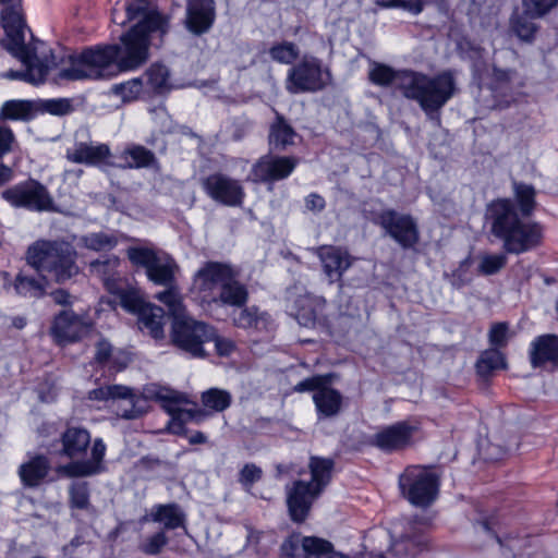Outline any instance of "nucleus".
I'll return each mask as SVG.
<instances>
[{
	"label": "nucleus",
	"mask_w": 558,
	"mask_h": 558,
	"mask_svg": "<svg viewBox=\"0 0 558 558\" xmlns=\"http://www.w3.org/2000/svg\"><path fill=\"white\" fill-rule=\"evenodd\" d=\"M325 305V298L304 293L293 301L292 315L301 326L314 328L322 323L320 313Z\"/></svg>",
	"instance_id": "22"
},
{
	"label": "nucleus",
	"mask_w": 558,
	"mask_h": 558,
	"mask_svg": "<svg viewBox=\"0 0 558 558\" xmlns=\"http://www.w3.org/2000/svg\"><path fill=\"white\" fill-rule=\"evenodd\" d=\"M132 265L143 267L147 278L157 286H173L179 265L168 253L148 246H132L126 250Z\"/></svg>",
	"instance_id": "6"
},
{
	"label": "nucleus",
	"mask_w": 558,
	"mask_h": 558,
	"mask_svg": "<svg viewBox=\"0 0 558 558\" xmlns=\"http://www.w3.org/2000/svg\"><path fill=\"white\" fill-rule=\"evenodd\" d=\"M1 22L7 34L13 39V47L23 41V19L14 7H7L1 11Z\"/></svg>",
	"instance_id": "42"
},
{
	"label": "nucleus",
	"mask_w": 558,
	"mask_h": 558,
	"mask_svg": "<svg viewBox=\"0 0 558 558\" xmlns=\"http://www.w3.org/2000/svg\"><path fill=\"white\" fill-rule=\"evenodd\" d=\"M36 110L35 104L29 100H8L0 110L1 120H23L33 118Z\"/></svg>",
	"instance_id": "39"
},
{
	"label": "nucleus",
	"mask_w": 558,
	"mask_h": 558,
	"mask_svg": "<svg viewBox=\"0 0 558 558\" xmlns=\"http://www.w3.org/2000/svg\"><path fill=\"white\" fill-rule=\"evenodd\" d=\"M143 90V81L133 78L121 84H116L111 88V93L119 96L124 102H130L138 98Z\"/></svg>",
	"instance_id": "52"
},
{
	"label": "nucleus",
	"mask_w": 558,
	"mask_h": 558,
	"mask_svg": "<svg viewBox=\"0 0 558 558\" xmlns=\"http://www.w3.org/2000/svg\"><path fill=\"white\" fill-rule=\"evenodd\" d=\"M111 157L110 147L107 144L93 145L90 143L80 142L72 149H68L66 158L74 163H84L88 166L110 165L108 159Z\"/></svg>",
	"instance_id": "27"
},
{
	"label": "nucleus",
	"mask_w": 558,
	"mask_h": 558,
	"mask_svg": "<svg viewBox=\"0 0 558 558\" xmlns=\"http://www.w3.org/2000/svg\"><path fill=\"white\" fill-rule=\"evenodd\" d=\"M304 545L306 558H350L340 551H336L329 541L320 537L307 538Z\"/></svg>",
	"instance_id": "43"
},
{
	"label": "nucleus",
	"mask_w": 558,
	"mask_h": 558,
	"mask_svg": "<svg viewBox=\"0 0 558 558\" xmlns=\"http://www.w3.org/2000/svg\"><path fill=\"white\" fill-rule=\"evenodd\" d=\"M38 109L51 114L64 116L72 111V105L70 99L66 98L48 99L40 101Z\"/></svg>",
	"instance_id": "58"
},
{
	"label": "nucleus",
	"mask_w": 558,
	"mask_h": 558,
	"mask_svg": "<svg viewBox=\"0 0 558 558\" xmlns=\"http://www.w3.org/2000/svg\"><path fill=\"white\" fill-rule=\"evenodd\" d=\"M62 449L61 454L71 460L86 454L92 442L90 433L81 426H68L60 437Z\"/></svg>",
	"instance_id": "28"
},
{
	"label": "nucleus",
	"mask_w": 558,
	"mask_h": 558,
	"mask_svg": "<svg viewBox=\"0 0 558 558\" xmlns=\"http://www.w3.org/2000/svg\"><path fill=\"white\" fill-rule=\"evenodd\" d=\"M368 80L383 87L395 83L402 96L416 101L426 117L438 126L440 110L458 93L456 76L451 70L430 76L412 70L396 71L386 64L374 63L368 72Z\"/></svg>",
	"instance_id": "3"
},
{
	"label": "nucleus",
	"mask_w": 558,
	"mask_h": 558,
	"mask_svg": "<svg viewBox=\"0 0 558 558\" xmlns=\"http://www.w3.org/2000/svg\"><path fill=\"white\" fill-rule=\"evenodd\" d=\"M168 542L166 532L160 530L143 538L138 544V550L145 555L156 556L162 551Z\"/></svg>",
	"instance_id": "51"
},
{
	"label": "nucleus",
	"mask_w": 558,
	"mask_h": 558,
	"mask_svg": "<svg viewBox=\"0 0 558 558\" xmlns=\"http://www.w3.org/2000/svg\"><path fill=\"white\" fill-rule=\"evenodd\" d=\"M138 2V4H135V3H130L126 5V14H128V19L130 21L136 19L137 16L142 15V21H144L146 19L147 15L149 14H158L162 17H165L167 20V23L169 24V20L167 16L160 14L159 12L155 11V10H148L147 5H148V2L149 0H136Z\"/></svg>",
	"instance_id": "60"
},
{
	"label": "nucleus",
	"mask_w": 558,
	"mask_h": 558,
	"mask_svg": "<svg viewBox=\"0 0 558 558\" xmlns=\"http://www.w3.org/2000/svg\"><path fill=\"white\" fill-rule=\"evenodd\" d=\"M90 329L89 322L73 311L66 310L54 316L49 332L57 344L65 345L81 340Z\"/></svg>",
	"instance_id": "14"
},
{
	"label": "nucleus",
	"mask_w": 558,
	"mask_h": 558,
	"mask_svg": "<svg viewBox=\"0 0 558 558\" xmlns=\"http://www.w3.org/2000/svg\"><path fill=\"white\" fill-rule=\"evenodd\" d=\"M475 366L477 374L482 378H487L495 371L506 368L507 363L505 355L499 350L492 348L480 355Z\"/></svg>",
	"instance_id": "40"
},
{
	"label": "nucleus",
	"mask_w": 558,
	"mask_h": 558,
	"mask_svg": "<svg viewBox=\"0 0 558 558\" xmlns=\"http://www.w3.org/2000/svg\"><path fill=\"white\" fill-rule=\"evenodd\" d=\"M84 247L92 251L111 250L118 244V239L113 234L105 232H95L81 238Z\"/></svg>",
	"instance_id": "49"
},
{
	"label": "nucleus",
	"mask_w": 558,
	"mask_h": 558,
	"mask_svg": "<svg viewBox=\"0 0 558 558\" xmlns=\"http://www.w3.org/2000/svg\"><path fill=\"white\" fill-rule=\"evenodd\" d=\"M307 538H317L316 536H302L300 533H293L288 536L280 546L281 558H306L305 541Z\"/></svg>",
	"instance_id": "45"
},
{
	"label": "nucleus",
	"mask_w": 558,
	"mask_h": 558,
	"mask_svg": "<svg viewBox=\"0 0 558 558\" xmlns=\"http://www.w3.org/2000/svg\"><path fill=\"white\" fill-rule=\"evenodd\" d=\"M214 338V328L189 315L172 320L171 340L175 347L194 357H204L203 344Z\"/></svg>",
	"instance_id": "9"
},
{
	"label": "nucleus",
	"mask_w": 558,
	"mask_h": 558,
	"mask_svg": "<svg viewBox=\"0 0 558 558\" xmlns=\"http://www.w3.org/2000/svg\"><path fill=\"white\" fill-rule=\"evenodd\" d=\"M417 427L407 421L397 422L379 429L373 435L371 445L384 452L404 450L413 445Z\"/></svg>",
	"instance_id": "15"
},
{
	"label": "nucleus",
	"mask_w": 558,
	"mask_h": 558,
	"mask_svg": "<svg viewBox=\"0 0 558 558\" xmlns=\"http://www.w3.org/2000/svg\"><path fill=\"white\" fill-rule=\"evenodd\" d=\"M542 16H534L522 8V12H514L510 17L511 32L522 41L532 43L538 31V25L534 22Z\"/></svg>",
	"instance_id": "36"
},
{
	"label": "nucleus",
	"mask_w": 558,
	"mask_h": 558,
	"mask_svg": "<svg viewBox=\"0 0 558 558\" xmlns=\"http://www.w3.org/2000/svg\"><path fill=\"white\" fill-rule=\"evenodd\" d=\"M386 234L393 239L403 250L414 247L420 241V230L415 219L409 214L395 209H385L374 219Z\"/></svg>",
	"instance_id": "11"
},
{
	"label": "nucleus",
	"mask_w": 558,
	"mask_h": 558,
	"mask_svg": "<svg viewBox=\"0 0 558 558\" xmlns=\"http://www.w3.org/2000/svg\"><path fill=\"white\" fill-rule=\"evenodd\" d=\"M300 54V50L294 43L283 41L277 45H274L269 49L270 58L279 63L283 64H292Z\"/></svg>",
	"instance_id": "50"
},
{
	"label": "nucleus",
	"mask_w": 558,
	"mask_h": 558,
	"mask_svg": "<svg viewBox=\"0 0 558 558\" xmlns=\"http://www.w3.org/2000/svg\"><path fill=\"white\" fill-rule=\"evenodd\" d=\"M216 20L214 0H193L186 3L185 27L196 36L210 31Z\"/></svg>",
	"instance_id": "21"
},
{
	"label": "nucleus",
	"mask_w": 558,
	"mask_h": 558,
	"mask_svg": "<svg viewBox=\"0 0 558 558\" xmlns=\"http://www.w3.org/2000/svg\"><path fill=\"white\" fill-rule=\"evenodd\" d=\"M167 33V20L158 14H149L120 37V45H96L70 56V65L59 72V78L102 80L135 70L148 60L153 35L162 37Z\"/></svg>",
	"instance_id": "1"
},
{
	"label": "nucleus",
	"mask_w": 558,
	"mask_h": 558,
	"mask_svg": "<svg viewBox=\"0 0 558 558\" xmlns=\"http://www.w3.org/2000/svg\"><path fill=\"white\" fill-rule=\"evenodd\" d=\"M512 193L513 199L502 197L488 203L484 218L505 253L519 255L542 244L543 229L538 222L527 220L537 206L535 187L512 180Z\"/></svg>",
	"instance_id": "2"
},
{
	"label": "nucleus",
	"mask_w": 558,
	"mask_h": 558,
	"mask_svg": "<svg viewBox=\"0 0 558 558\" xmlns=\"http://www.w3.org/2000/svg\"><path fill=\"white\" fill-rule=\"evenodd\" d=\"M210 341H215L217 353L221 356L229 355L234 350V343L230 339L220 338L216 336L214 331V338Z\"/></svg>",
	"instance_id": "62"
},
{
	"label": "nucleus",
	"mask_w": 558,
	"mask_h": 558,
	"mask_svg": "<svg viewBox=\"0 0 558 558\" xmlns=\"http://www.w3.org/2000/svg\"><path fill=\"white\" fill-rule=\"evenodd\" d=\"M166 288L165 291H161L156 294V299L168 306L169 312L173 316V319H177L179 316L186 315L185 306L183 305L182 295L174 282L173 286H163Z\"/></svg>",
	"instance_id": "44"
},
{
	"label": "nucleus",
	"mask_w": 558,
	"mask_h": 558,
	"mask_svg": "<svg viewBox=\"0 0 558 558\" xmlns=\"http://www.w3.org/2000/svg\"><path fill=\"white\" fill-rule=\"evenodd\" d=\"M153 521L163 525V531L185 526V513L177 504L157 505L149 514L140 519L141 523Z\"/></svg>",
	"instance_id": "29"
},
{
	"label": "nucleus",
	"mask_w": 558,
	"mask_h": 558,
	"mask_svg": "<svg viewBox=\"0 0 558 558\" xmlns=\"http://www.w3.org/2000/svg\"><path fill=\"white\" fill-rule=\"evenodd\" d=\"M51 462L45 454H34L19 466V476L24 487L38 488L46 483Z\"/></svg>",
	"instance_id": "25"
},
{
	"label": "nucleus",
	"mask_w": 558,
	"mask_h": 558,
	"mask_svg": "<svg viewBox=\"0 0 558 558\" xmlns=\"http://www.w3.org/2000/svg\"><path fill=\"white\" fill-rule=\"evenodd\" d=\"M17 295L28 299H40L46 294V280L19 272L13 281Z\"/></svg>",
	"instance_id": "38"
},
{
	"label": "nucleus",
	"mask_w": 558,
	"mask_h": 558,
	"mask_svg": "<svg viewBox=\"0 0 558 558\" xmlns=\"http://www.w3.org/2000/svg\"><path fill=\"white\" fill-rule=\"evenodd\" d=\"M314 253L318 257L323 272L328 278L329 283L337 282L339 288L342 289V277L352 266L354 257L350 255L347 248L335 245L318 246Z\"/></svg>",
	"instance_id": "16"
},
{
	"label": "nucleus",
	"mask_w": 558,
	"mask_h": 558,
	"mask_svg": "<svg viewBox=\"0 0 558 558\" xmlns=\"http://www.w3.org/2000/svg\"><path fill=\"white\" fill-rule=\"evenodd\" d=\"M236 277L238 271L234 270L231 278L227 280L211 303L233 307H242L246 304L248 300V291L246 287L236 279Z\"/></svg>",
	"instance_id": "32"
},
{
	"label": "nucleus",
	"mask_w": 558,
	"mask_h": 558,
	"mask_svg": "<svg viewBox=\"0 0 558 558\" xmlns=\"http://www.w3.org/2000/svg\"><path fill=\"white\" fill-rule=\"evenodd\" d=\"M151 398L161 402V407L171 415L169 429L177 435L184 430V424L192 420L194 414L192 410L181 409L180 405L187 402L186 397L175 390L158 387L155 390H148Z\"/></svg>",
	"instance_id": "17"
},
{
	"label": "nucleus",
	"mask_w": 558,
	"mask_h": 558,
	"mask_svg": "<svg viewBox=\"0 0 558 558\" xmlns=\"http://www.w3.org/2000/svg\"><path fill=\"white\" fill-rule=\"evenodd\" d=\"M440 477L432 468L408 466L399 476L401 495L413 506L426 508L437 498Z\"/></svg>",
	"instance_id": "5"
},
{
	"label": "nucleus",
	"mask_w": 558,
	"mask_h": 558,
	"mask_svg": "<svg viewBox=\"0 0 558 558\" xmlns=\"http://www.w3.org/2000/svg\"><path fill=\"white\" fill-rule=\"evenodd\" d=\"M305 206L311 211L319 213L325 208L326 203L323 196L312 193L305 198Z\"/></svg>",
	"instance_id": "63"
},
{
	"label": "nucleus",
	"mask_w": 558,
	"mask_h": 558,
	"mask_svg": "<svg viewBox=\"0 0 558 558\" xmlns=\"http://www.w3.org/2000/svg\"><path fill=\"white\" fill-rule=\"evenodd\" d=\"M263 477V470L255 463H245L239 471L238 481L246 493H252L253 485Z\"/></svg>",
	"instance_id": "53"
},
{
	"label": "nucleus",
	"mask_w": 558,
	"mask_h": 558,
	"mask_svg": "<svg viewBox=\"0 0 558 558\" xmlns=\"http://www.w3.org/2000/svg\"><path fill=\"white\" fill-rule=\"evenodd\" d=\"M489 343L497 348H505L509 339V326L507 323H495L488 332Z\"/></svg>",
	"instance_id": "59"
},
{
	"label": "nucleus",
	"mask_w": 558,
	"mask_h": 558,
	"mask_svg": "<svg viewBox=\"0 0 558 558\" xmlns=\"http://www.w3.org/2000/svg\"><path fill=\"white\" fill-rule=\"evenodd\" d=\"M111 351H112V348H111V344L107 341H99L97 343V349H96V355H95V359L102 363V362H107L111 355Z\"/></svg>",
	"instance_id": "64"
},
{
	"label": "nucleus",
	"mask_w": 558,
	"mask_h": 558,
	"mask_svg": "<svg viewBox=\"0 0 558 558\" xmlns=\"http://www.w3.org/2000/svg\"><path fill=\"white\" fill-rule=\"evenodd\" d=\"M313 401L319 418L335 417L342 408V395L337 389L327 385L314 392Z\"/></svg>",
	"instance_id": "33"
},
{
	"label": "nucleus",
	"mask_w": 558,
	"mask_h": 558,
	"mask_svg": "<svg viewBox=\"0 0 558 558\" xmlns=\"http://www.w3.org/2000/svg\"><path fill=\"white\" fill-rule=\"evenodd\" d=\"M202 186L211 199L225 206H241L245 196L240 181L220 172L204 178Z\"/></svg>",
	"instance_id": "13"
},
{
	"label": "nucleus",
	"mask_w": 558,
	"mask_h": 558,
	"mask_svg": "<svg viewBox=\"0 0 558 558\" xmlns=\"http://www.w3.org/2000/svg\"><path fill=\"white\" fill-rule=\"evenodd\" d=\"M70 505L76 509H87L89 506V490L87 483H74L70 486Z\"/></svg>",
	"instance_id": "56"
},
{
	"label": "nucleus",
	"mask_w": 558,
	"mask_h": 558,
	"mask_svg": "<svg viewBox=\"0 0 558 558\" xmlns=\"http://www.w3.org/2000/svg\"><path fill=\"white\" fill-rule=\"evenodd\" d=\"M332 80L328 68L315 57H303L288 71L286 88L290 94L316 93L325 89Z\"/></svg>",
	"instance_id": "8"
},
{
	"label": "nucleus",
	"mask_w": 558,
	"mask_h": 558,
	"mask_svg": "<svg viewBox=\"0 0 558 558\" xmlns=\"http://www.w3.org/2000/svg\"><path fill=\"white\" fill-rule=\"evenodd\" d=\"M120 258L116 255H109L101 259H96L89 264V272L102 280L109 292L118 290L121 279L118 268Z\"/></svg>",
	"instance_id": "30"
},
{
	"label": "nucleus",
	"mask_w": 558,
	"mask_h": 558,
	"mask_svg": "<svg viewBox=\"0 0 558 558\" xmlns=\"http://www.w3.org/2000/svg\"><path fill=\"white\" fill-rule=\"evenodd\" d=\"M427 523L424 521H409L404 531L392 545V551L399 557H413L422 551L426 544Z\"/></svg>",
	"instance_id": "20"
},
{
	"label": "nucleus",
	"mask_w": 558,
	"mask_h": 558,
	"mask_svg": "<svg viewBox=\"0 0 558 558\" xmlns=\"http://www.w3.org/2000/svg\"><path fill=\"white\" fill-rule=\"evenodd\" d=\"M239 310L234 311L232 314L233 324L243 329L250 328H258L260 322L263 320V316L258 313V310L255 306L252 307H238Z\"/></svg>",
	"instance_id": "48"
},
{
	"label": "nucleus",
	"mask_w": 558,
	"mask_h": 558,
	"mask_svg": "<svg viewBox=\"0 0 558 558\" xmlns=\"http://www.w3.org/2000/svg\"><path fill=\"white\" fill-rule=\"evenodd\" d=\"M114 293L119 295L120 304L123 308L131 313H136L138 316L147 305L136 292L121 289L120 284Z\"/></svg>",
	"instance_id": "54"
},
{
	"label": "nucleus",
	"mask_w": 558,
	"mask_h": 558,
	"mask_svg": "<svg viewBox=\"0 0 558 558\" xmlns=\"http://www.w3.org/2000/svg\"><path fill=\"white\" fill-rule=\"evenodd\" d=\"M287 506L291 520L302 523L306 520L314 500L320 495L312 483L295 481L291 486L286 487Z\"/></svg>",
	"instance_id": "18"
},
{
	"label": "nucleus",
	"mask_w": 558,
	"mask_h": 558,
	"mask_svg": "<svg viewBox=\"0 0 558 558\" xmlns=\"http://www.w3.org/2000/svg\"><path fill=\"white\" fill-rule=\"evenodd\" d=\"M106 445L101 438H96L92 444L90 458L87 460L72 461L61 468L70 477H85L104 471V458Z\"/></svg>",
	"instance_id": "24"
},
{
	"label": "nucleus",
	"mask_w": 558,
	"mask_h": 558,
	"mask_svg": "<svg viewBox=\"0 0 558 558\" xmlns=\"http://www.w3.org/2000/svg\"><path fill=\"white\" fill-rule=\"evenodd\" d=\"M165 320V311L154 304L146 305L138 316L140 328L146 330L155 339L163 337Z\"/></svg>",
	"instance_id": "35"
},
{
	"label": "nucleus",
	"mask_w": 558,
	"mask_h": 558,
	"mask_svg": "<svg viewBox=\"0 0 558 558\" xmlns=\"http://www.w3.org/2000/svg\"><path fill=\"white\" fill-rule=\"evenodd\" d=\"M232 397L227 390L210 388L201 396L203 405L216 412H222L231 404Z\"/></svg>",
	"instance_id": "46"
},
{
	"label": "nucleus",
	"mask_w": 558,
	"mask_h": 558,
	"mask_svg": "<svg viewBox=\"0 0 558 558\" xmlns=\"http://www.w3.org/2000/svg\"><path fill=\"white\" fill-rule=\"evenodd\" d=\"M88 399L97 401L129 400L132 408L125 410L121 416L126 420H133L141 415V411L136 409L137 396L132 388L123 385H107L93 389L88 392Z\"/></svg>",
	"instance_id": "26"
},
{
	"label": "nucleus",
	"mask_w": 558,
	"mask_h": 558,
	"mask_svg": "<svg viewBox=\"0 0 558 558\" xmlns=\"http://www.w3.org/2000/svg\"><path fill=\"white\" fill-rule=\"evenodd\" d=\"M506 265V254H486L481 258L478 271L485 276H490L500 271Z\"/></svg>",
	"instance_id": "55"
},
{
	"label": "nucleus",
	"mask_w": 558,
	"mask_h": 558,
	"mask_svg": "<svg viewBox=\"0 0 558 558\" xmlns=\"http://www.w3.org/2000/svg\"><path fill=\"white\" fill-rule=\"evenodd\" d=\"M12 206L34 211H54L53 197L48 189L36 180L15 184L1 193Z\"/></svg>",
	"instance_id": "10"
},
{
	"label": "nucleus",
	"mask_w": 558,
	"mask_h": 558,
	"mask_svg": "<svg viewBox=\"0 0 558 558\" xmlns=\"http://www.w3.org/2000/svg\"><path fill=\"white\" fill-rule=\"evenodd\" d=\"M558 4V0H522V8L534 16L544 17Z\"/></svg>",
	"instance_id": "57"
},
{
	"label": "nucleus",
	"mask_w": 558,
	"mask_h": 558,
	"mask_svg": "<svg viewBox=\"0 0 558 558\" xmlns=\"http://www.w3.org/2000/svg\"><path fill=\"white\" fill-rule=\"evenodd\" d=\"M274 112L275 120L269 126L268 144L271 149L282 151L294 144L296 132L281 113L276 109Z\"/></svg>",
	"instance_id": "31"
},
{
	"label": "nucleus",
	"mask_w": 558,
	"mask_h": 558,
	"mask_svg": "<svg viewBox=\"0 0 558 558\" xmlns=\"http://www.w3.org/2000/svg\"><path fill=\"white\" fill-rule=\"evenodd\" d=\"M298 165V159L290 156L266 155L253 166L255 182H275L288 178Z\"/></svg>",
	"instance_id": "19"
},
{
	"label": "nucleus",
	"mask_w": 558,
	"mask_h": 558,
	"mask_svg": "<svg viewBox=\"0 0 558 558\" xmlns=\"http://www.w3.org/2000/svg\"><path fill=\"white\" fill-rule=\"evenodd\" d=\"M234 270L229 264L207 262L195 272L191 290L203 302L211 303Z\"/></svg>",
	"instance_id": "12"
},
{
	"label": "nucleus",
	"mask_w": 558,
	"mask_h": 558,
	"mask_svg": "<svg viewBox=\"0 0 558 558\" xmlns=\"http://www.w3.org/2000/svg\"><path fill=\"white\" fill-rule=\"evenodd\" d=\"M147 84L150 88L158 93L162 94L169 90V70L161 64H153L146 71Z\"/></svg>",
	"instance_id": "47"
},
{
	"label": "nucleus",
	"mask_w": 558,
	"mask_h": 558,
	"mask_svg": "<svg viewBox=\"0 0 558 558\" xmlns=\"http://www.w3.org/2000/svg\"><path fill=\"white\" fill-rule=\"evenodd\" d=\"M12 51L23 64L25 71L11 72L9 77L19 78L31 84H41L46 81L49 70L57 65L54 56L50 49L41 41L34 44L17 43L16 47H12Z\"/></svg>",
	"instance_id": "7"
},
{
	"label": "nucleus",
	"mask_w": 558,
	"mask_h": 558,
	"mask_svg": "<svg viewBox=\"0 0 558 558\" xmlns=\"http://www.w3.org/2000/svg\"><path fill=\"white\" fill-rule=\"evenodd\" d=\"M530 363L533 368L558 367V336L543 335L530 347Z\"/></svg>",
	"instance_id": "23"
},
{
	"label": "nucleus",
	"mask_w": 558,
	"mask_h": 558,
	"mask_svg": "<svg viewBox=\"0 0 558 558\" xmlns=\"http://www.w3.org/2000/svg\"><path fill=\"white\" fill-rule=\"evenodd\" d=\"M76 258L77 253L73 245L59 240H38L26 252L27 264L39 274L50 276L59 284L78 274Z\"/></svg>",
	"instance_id": "4"
},
{
	"label": "nucleus",
	"mask_w": 558,
	"mask_h": 558,
	"mask_svg": "<svg viewBox=\"0 0 558 558\" xmlns=\"http://www.w3.org/2000/svg\"><path fill=\"white\" fill-rule=\"evenodd\" d=\"M15 135L9 126H0V159L11 153L15 144ZM13 178V170L0 162V187L11 181Z\"/></svg>",
	"instance_id": "41"
},
{
	"label": "nucleus",
	"mask_w": 558,
	"mask_h": 558,
	"mask_svg": "<svg viewBox=\"0 0 558 558\" xmlns=\"http://www.w3.org/2000/svg\"><path fill=\"white\" fill-rule=\"evenodd\" d=\"M120 158L125 161V165L122 166L123 168L142 169L159 167L155 153L143 145H128L121 153Z\"/></svg>",
	"instance_id": "34"
},
{
	"label": "nucleus",
	"mask_w": 558,
	"mask_h": 558,
	"mask_svg": "<svg viewBox=\"0 0 558 558\" xmlns=\"http://www.w3.org/2000/svg\"><path fill=\"white\" fill-rule=\"evenodd\" d=\"M335 462L329 458L311 457L308 468L311 470L312 480L310 483L317 490L323 489L329 484Z\"/></svg>",
	"instance_id": "37"
},
{
	"label": "nucleus",
	"mask_w": 558,
	"mask_h": 558,
	"mask_svg": "<svg viewBox=\"0 0 558 558\" xmlns=\"http://www.w3.org/2000/svg\"><path fill=\"white\" fill-rule=\"evenodd\" d=\"M326 384H328V380L324 376H312L308 378H305L304 380L300 381L295 387L294 390L298 392H304V391H318V389H323Z\"/></svg>",
	"instance_id": "61"
}]
</instances>
